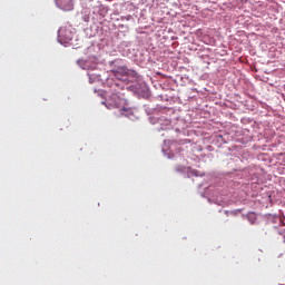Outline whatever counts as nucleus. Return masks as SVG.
Instances as JSON below:
<instances>
[{"label":"nucleus","instance_id":"obj_1","mask_svg":"<svg viewBox=\"0 0 285 285\" xmlns=\"http://www.w3.org/2000/svg\"><path fill=\"white\" fill-rule=\"evenodd\" d=\"M121 104H124V98L117 96V94H112L108 99L107 108H120Z\"/></svg>","mask_w":285,"mask_h":285},{"label":"nucleus","instance_id":"obj_2","mask_svg":"<svg viewBox=\"0 0 285 285\" xmlns=\"http://www.w3.org/2000/svg\"><path fill=\"white\" fill-rule=\"evenodd\" d=\"M112 66L116 67V70H111V72H128V66H126V62L121 59H116Z\"/></svg>","mask_w":285,"mask_h":285},{"label":"nucleus","instance_id":"obj_3","mask_svg":"<svg viewBox=\"0 0 285 285\" xmlns=\"http://www.w3.org/2000/svg\"><path fill=\"white\" fill-rule=\"evenodd\" d=\"M57 3L65 12H70V10H73L75 8L72 0H57Z\"/></svg>","mask_w":285,"mask_h":285},{"label":"nucleus","instance_id":"obj_4","mask_svg":"<svg viewBox=\"0 0 285 285\" xmlns=\"http://www.w3.org/2000/svg\"><path fill=\"white\" fill-rule=\"evenodd\" d=\"M78 66H80L81 70H90L89 66L90 62L86 61V60H78Z\"/></svg>","mask_w":285,"mask_h":285},{"label":"nucleus","instance_id":"obj_5","mask_svg":"<svg viewBox=\"0 0 285 285\" xmlns=\"http://www.w3.org/2000/svg\"><path fill=\"white\" fill-rule=\"evenodd\" d=\"M128 72L121 73V72H116L115 77H117L118 79H120V81H126V78H121V77H128Z\"/></svg>","mask_w":285,"mask_h":285},{"label":"nucleus","instance_id":"obj_6","mask_svg":"<svg viewBox=\"0 0 285 285\" xmlns=\"http://www.w3.org/2000/svg\"><path fill=\"white\" fill-rule=\"evenodd\" d=\"M247 218H248V220L250 222V224H255V222H256V217H255V214L254 213H250V214H248L247 215Z\"/></svg>","mask_w":285,"mask_h":285},{"label":"nucleus","instance_id":"obj_7","mask_svg":"<svg viewBox=\"0 0 285 285\" xmlns=\"http://www.w3.org/2000/svg\"><path fill=\"white\" fill-rule=\"evenodd\" d=\"M157 75H159L160 77H163V78H168V79H170V76H168V75H166V73H157Z\"/></svg>","mask_w":285,"mask_h":285},{"label":"nucleus","instance_id":"obj_8","mask_svg":"<svg viewBox=\"0 0 285 285\" xmlns=\"http://www.w3.org/2000/svg\"><path fill=\"white\" fill-rule=\"evenodd\" d=\"M122 112H128V109H126V108H122Z\"/></svg>","mask_w":285,"mask_h":285}]
</instances>
